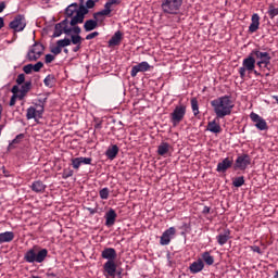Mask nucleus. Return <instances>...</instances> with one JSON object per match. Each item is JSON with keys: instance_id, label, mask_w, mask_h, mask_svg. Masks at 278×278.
<instances>
[{"instance_id": "19", "label": "nucleus", "mask_w": 278, "mask_h": 278, "mask_svg": "<svg viewBox=\"0 0 278 278\" xmlns=\"http://www.w3.org/2000/svg\"><path fill=\"white\" fill-rule=\"evenodd\" d=\"M205 268V263H203V260L198 258L195 262L191 263L189 266V270L191 275H198V273H201Z\"/></svg>"}, {"instance_id": "11", "label": "nucleus", "mask_w": 278, "mask_h": 278, "mask_svg": "<svg viewBox=\"0 0 278 278\" xmlns=\"http://www.w3.org/2000/svg\"><path fill=\"white\" fill-rule=\"evenodd\" d=\"M71 27H68V18L63 20L61 23L55 24L53 38H60L62 34L71 36Z\"/></svg>"}, {"instance_id": "54", "label": "nucleus", "mask_w": 278, "mask_h": 278, "mask_svg": "<svg viewBox=\"0 0 278 278\" xmlns=\"http://www.w3.org/2000/svg\"><path fill=\"white\" fill-rule=\"evenodd\" d=\"M85 210H87V212H89L90 216H94V214H97V212H98L97 208H92V207H85Z\"/></svg>"}, {"instance_id": "32", "label": "nucleus", "mask_w": 278, "mask_h": 278, "mask_svg": "<svg viewBox=\"0 0 278 278\" xmlns=\"http://www.w3.org/2000/svg\"><path fill=\"white\" fill-rule=\"evenodd\" d=\"M105 155L109 160H115L116 155H118V146L114 144L109 148L105 152Z\"/></svg>"}, {"instance_id": "7", "label": "nucleus", "mask_w": 278, "mask_h": 278, "mask_svg": "<svg viewBox=\"0 0 278 278\" xmlns=\"http://www.w3.org/2000/svg\"><path fill=\"white\" fill-rule=\"evenodd\" d=\"M255 56H253L250 52V54L243 59L242 66L239 68L240 78L244 79V77H247V72L253 73V71H255Z\"/></svg>"}, {"instance_id": "37", "label": "nucleus", "mask_w": 278, "mask_h": 278, "mask_svg": "<svg viewBox=\"0 0 278 278\" xmlns=\"http://www.w3.org/2000/svg\"><path fill=\"white\" fill-rule=\"evenodd\" d=\"M191 110L193 112V116H199V100H197V98L191 99Z\"/></svg>"}, {"instance_id": "13", "label": "nucleus", "mask_w": 278, "mask_h": 278, "mask_svg": "<svg viewBox=\"0 0 278 278\" xmlns=\"http://www.w3.org/2000/svg\"><path fill=\"white\" fill-rule=\"evenodd\" d=\"M88 9L86 5L80 4L78 7L77 14L73 16V18L70 21V25L75 26L84 23V20L86 18V14H88Z\"/></svg>"}, {"instance_id": "34", "label": "nucleus", "mask_w": 278, "mask_h": 278, "mask_svg": "<svg viewBox=\"0 0 278 278\" xmlns=\"http://www.w3.org/2000/svg\"><path fill=\"white\" fill-rule=\"evenodd\" d=\"M202 262L206 264V266H213L214 265V256L210 252L202 253Z\"/></svg>"}, {"instance_id": "8", "label": "nucleus", "mask_w": 278, "mask_h": 278, "mask_svg": "<svg viewBox=\"0 0 278 278\" xmlns=\"http://www.w3.org/2000/svg\"><path fill=\"white\" fill-rule=\"evenodd\" d=\"M42 53H45V46L36 41L33 46L29 47L26 58L28 62H37V60L42 58Z\"/></svg>"}, {"instance_id": "3", "label": "nucleus", "mask_w": 278, "mask_h": 278, "mask_svg": "<svg viewBox=\"0 0 278 278\" xmlns=\"http://www.w3.org/2000/svg\"><path fill=\"white\" fill-rule=\"evenodd\" d=\"M47 255H49V250H39L38 245H34L24 254V260L27 264H42L47 260Z\"/></svg>"}, {"instance_id": "35", "label": "nucleus", "mask_w": 278, "mask_h": 278, "mask_svg": "<svg viewBox=\"0 0 278 278\" xmlns=\"http://www.w3.org/2000/svg\"><path fill=\"white\" fill-rule=\"evenodd\" d=\"M43 84L47 88H53L55 86V75L49 74L45 79Z\"/></svg>"}, {"instance_id": "23", "label": "nucleus", "mask_w": 278, "mask_h": 278, "mask_svg": "<svg viewBox=\"0 0 278 278\" xmlns=\"http://www.w3.org/2000/svg\"><path fill=\"white\" fill-rule=\"evenodd\" d=\"M30 190H33V192H36L37 194H42L45 190H47V185H45L42 180H35L30 185Z\"/></svg>"}, {"instance_id": "52", "label": "nucleus", "mask_w": 278, "mask_h": 278, "mask_svg": "<svg viewBox=\"0 0 278 278\" xmlns=\"http://www.w3.org/2000/svg\"><path fill=\"white\" fill-rule=\"evenodd\" d=\"M109 5H121V0H108Z\"/></svg>"}, {"instance_id": "64", "label": "nucleus", "mask_w": 278, "mask_h": 278, "mask_svg": "<svg viewBox=\"0 0 278 278\" xmlns=\"http://www.w3.org/2000/svg\"><path fill=\"white\" fill-rule=\"evenodd\" d=\"M274 278H278V270H276Z\"/></svg>"}, {"instance_id": "20", "label": "nucleus", "mask_w": 278, "mask_h": 278, "mask_svg": "<svg viewBox=\"0 0 278 278\" xmlns=\"http://www.w3.org/2000/svg\"><path fill=\"white\" fill-rule=\"evenodd\" d=\"M45 66V63L41 61L37 62L35 65L34 64H27L23 67V71L26 75H31V72L34 73H40V70Z\"/></svg>"}, {"instance_id": "18", "label": "nucleus", "mask_w": 278, "mask_h": 278, "mask_svg": "<svg viewBox=\"0 0 278 278\" xmlns=\"http://www.w3.org/2000/svg\"><path fill=\"white\" fill-rule=\"evenodd\" d=\"M117 216H118V214H116V211H114V208H110L104 215L105 226L114 227Z\"/></svg>"}, {"instance_id": "16", "label": "nucleus", "mask_w": 278, "mask_h": 278, "mask_svg": "<svg viewBox=\"0 0 278 278\" xmlns=\"http://www.w3.org/2000/svg\"><path fill=\"white\" fill-rule=\"evenodd\" d=\"M148 71H151V65L149 62L143 61L135 66H132L130 71V77H136L138 73H147Z\"/></svg>"}, {"instance_id": "40", "label": "nucleus", "mask_w": 278, "mask_h": 278, "mask_svg": "<svg viewBox=\"0 0 278 278\" xmlns=\"http://www.w3.org/2000/svg\"><path fill=\"white\" fill-rule=\"evenodd\" d=\"M232 186L235 188H242V186H244V176H239L235 178L232 181Z\"/></svg>"}, {"instance_id": "53", "label": "nucleus", "mask_w": 278, "mask_h": 278, "mask_svg": "<svg viewBox=\"0 0 278 278\" xmlns=\"http://www.w3.org/2000/svg\"><path fill=\"white\" fill-rule=\"evenodd\" d=\"M11 91L13 92V94H18V92H21V87H18V85H14Z\"/></svg>"}, {"instance_id": "12", "label": "nucleus", "mask_w": 278, "mask_h": 278, "mask_svg": "<svg viewBox=\"0 0 278 278\" xmlns=\"http://www.w3.org/2000/svg\"><path fill=\"white\" fill-rule=\"evenodd\" d=\"M250 118L252 123H254V126L258 131H267L268 129V123H266V119L264 117L260 116V114L252 112L250 114Z\"/></svg>"}, {"instance_id": "46", "label": "nucleus", "mask_w": 278, "mask_h": 278, "mask_svg": "<svg viewBox=\"0 0 278 278\" xmlns=\"http://www.w3.org/2000/svg\"><path fill=\"white\" fill-rule=\"evenodd\" d=\"M71 29V34H76V36H79V34H81V28L79 26L74 25Z\"/></svg>"}, {"instance_id": "39", "label": "nucleus", "mask_w": 278, "mask_h": 278, "mask_svg": "<svg viewBox=\"0 0 278 278\" xmlns=\"http://www.w3.org/2000/svg\"><path fill=\"white\" fill-rule=\"evenodd\" d=\"M74 175H75V170H73L71 167H66L63 169L62 179H68L70 177H73Z\"/></svg>"}, {"instance_id": "58", "label": "nucleus", "mask_w": 278, "mask_h": 278, "mask_svg": "<svg viewBox=\"0 0 278 278\" xmlns=\"http://www.w3.org/2000/svg\"><path fill=\"white\" fill-rule=\"evenodd\" d=\"M5 10V2H0V14Z\"/></svg>"}, {"instance_id": "51", "label": "nucleus", "mask_w": 278, "mask_h": 278, "mask_svg": "<svg viewBox=\"0 0 278 278\" xmlns=\"http://www.w3.org/2000/svg\"><path fill=\"white\" fill-rule=\"evenodd\" d=\"M1 170H2V175L4 176V177H12V175H10V170H8V169H5V166H2L1 167Z\"/></svg>"}, {"instance_id": "5", "label": "nucleus", "mask_w": 278, "mask_h": 278, "mask_svg": "<svg viewBox=\"0 0 278 278\" xmlns=\"http://www.w3.org/2000/svg\"><path fill=\"white\" fill-rule=\"evenodd\" d=\"M250 53L252 54V58H254V60H257L256 66H258L260 68H262V66H264V68H268L270 60H273L270 53L262 52L260 51V49H253Z\"/></svg>"}, {"instance_id": "43", "label": "nucleus", "mask_w": 278, "mask_h": 278, "mask_svg": "<svg viewBox=\"0 0 278 278\" xmlns=\"http://www.w3.org/2000/svg\"><path fill=\"white\" fill-rule=\"evenodd\" d=\"M71 38L72 39H70V40H71V42L73 45H81V36H79V35H72Z\"/></svg>"}, {"instance_id": "48", "label": "nucleus", "mask_w": 278, "mask_h": 278, "mask_svg": "<svg viewBox=\"0 0 278 278\" xmlns=\"http://www.w3.org/2000/svg\"><path fill=\"white\" fill-rule=\"evenodd\" d=\"M99 36V31H93L86 36V40H92L93 38H97Z\"/></svg>"}, {"instance_id": "28", "label": "nucleus", "mask_w": 278, "mask_h": 278, "mask_svg": "<svg viewBox=\"0 0 278 278\" xmlns=\"http://www.w3.org/2000/svg\"><path fill=\"white\" fill-rule=\"evenodd\" d=\"M12 240H14V232L5 231L0 233V244L12 242Z\"/></svg>"}, {"instance_id": "26", "label": "nucleus", "mask_w": 278, "mask_h": 278, "mask_svg": "<svg viewBox=\"0 0 278 278\" xmlns=\"http://www.w3.org/2000/svg\"><path fill=\"white\" fill-rule=\"evenodd\" d=\"M206 130L211 131V134H220L223 128H220V124L216 119H213L207 123Z\"/></svg>"}, {"instance_id": "4", "label": "nucleus", "mask_w": 278, "mask_h": 278, "mask_svg": "<svg viewBox=\"0 0 278 278\" xmlns=\"http://www.w3.org/2000/svg\"><path fill=\"white\" fill-rule=\"evenodd\" d=\"M184 0H162L161 9L164 14H179Z\"/></svg>"}, {"instance_id": "1", "label": "nucleus", "mask_w": 278, "mask_h": 278, "mask_svg": "<svg viewBox=\"0 0 278 278\" xmlns=\"http://www.w3.org/2000/svg\"><path fill=\"white\" fill-rule=\"evenodd\" d=\"M211 106L217 118H225V116H231L236 104L231 100V96H220L211 101Z\"/></svg>"}, {"instance_id": "22", "label": "nucleus", "mask_w": 278, "mask_h": 278, "mask_svg": "<svg viewBox=\"0 0 278 278\" xmlns=\"http://www.w3.org/2000/svg\"><path fill=\"white\" fill-rule=\"evenodd\" d=\"M229 238H231V230L225 229L216 237V240L219 247H225V243L229 242Z\"/></svg>"}, {"instance_id": "27", "label": "nucleus", "mask_w": 278, "mask_h": 278, "mask_svg": "<svg viewBox=\"0 0 278 278\" xmlns=\"http://www.w3.org/2000/svg\"><path fill=\"white\" fill-rule=\"evenodd\" d=\"M78 12V7L77 3H72L65 9V15L66 18H71L73 21V16H76Z\"/></svg>"}, {"instance_id": "61", "label": "nucleus", "mask_w": 278, "mask_h": 278, "mask_svg": "<svg viewBox=\"0 0 278 278\" xmlns=\"http://www.w3.org/2000/svg\"><path fill=\"white\" fill-rule=\"evenodd\" d=\"M122 274H123V273H122V271H118V270H116V273H115V275H118V277H121Z\"/></svg>"}, {"instance_id": "30", "label": "nucleus", "mask_w": 278, "mask_h": 278, "mask_svg": "<svg viewBox=\"0 0 278 278\" xmlns=\"http://www.w3.org/2000/svg\"><path fill=\"white\" fill-rule=\"evenodd\" d=\"M99 23L97 22V20H87L84 24V29L85 31H92L97 29Z\"/></svg>"}, {"instance_id": "50", "label": "nucleus", "mask_w": 278, "mask_h": 278, "mask_svg": "<svg viewBox=\"0 0 278 278\" xmlns=\"http://www.w3.org/2000/svg\"><path fill=\"white\" fill-rule=\"evenodd\" d=\"M251 251H253V253H258V255H262V249L257 245H252Z\"/></svg>"}, {"instance_id": "44", "label": "nucleus", "mask_w": 278, "mask_h": 278, "mask_svg": "<svg viewBox=\"0 0 278 278\" xmlns=\"http://www.w3.org/2000/svg\"><path fill=\"white\" fill-rule=\"evenodd\" d=\"M16 84H17V86L25 84V74H18V76L16 78Z\"/></svg>"}, {"instance_id": "10", "label": "nucleus", "mask_w": 278, "mask_h": 278, "mask_svg": "<svg viewBox=\"0 0 278 278\" xmlns=\"http://www.w3.org/2000/svg\"><path fill=\"white\" fill-rule=\"evenodd\" d=\"M251 166V156L247 153L240 154L235 161V170H247Z\"/></svg>"}, {"instance_id": "29", "label": "nucleus", "mask_w": 278, "mask_h": 278, "mask_svg": "<svg viewBox=\"0 0 278 278\" xmlns=\"http://www.w3.org/2000/svg\"><path fill=\"white\" fill-rule=\"evenodd\" d=\"M170 151V144L168 142H161V144L157 147V155H168V152Z\"/></svg>"}, {"instance_id": "42", "label": "nucleus", "mask_w": 278, "mask_h": 278, "mask_svg": "<svg viewBox=\"0 0 278 278\" xmlns=\"http://www.w3.org/2000/svg\"><path fill=\"white\" fill-rule=\"evenodd\" d=\"M56 45H59V47H61V49H64V47H70L71 39H68V38L60 39L56 41Z\"/></svg>"}, {"instance_id": "60", "label": "nucleus", "mask_w": 278, "mask_h": 278, "mask_svg": "<svg viewBox=\"0 0 278 278\" xmlns=\"http://www.w3.org/2000/svg\"><path fill=\"white\" fill-rule=\"evenodd\" d=\"M1 114H3V105L0 104V121H1Z\"/></svg>"}, {"instance_id": "14", "label": "nucleus", "mask_w": 278, "mask_h": 278, "mask_svg": "<svg viewBox=\"0 0 278 278\" xmlns=\"http://www.w3.org/2000/svg\"><path fill=\"white\" fill-rule=\"evenodd\" d=\"M9 27L15 31H23V29L27 27L25 15H16L14 20L10 22Z\"/></svg>"}, {"instance_id": "17", "label": "nucleus", "mask_w": 278, "mask_h": 278, "mask_svg": "<svg viewBox=\"0 0 278 278\" xmlns=\"http://www.w3.org/2000/svg\"><path fill=\"white\" fill-rule=\"evenodd\" d=\"M72 162V167L74 168V170H79V168L81 167V165H90L92 164V157H84V156H79V157H74L71 160Z\"/></svg>"}, {"instance_id": "63", "label": "nucleus", "mask_w": 278, "mask_h": 278, "mask_svg": "<svg viewBox=\"0 0 278 278\" xmlns=\"http://www.w3.org/2000/svg\"><path fill=\"white\" fill-rule=\"evenodd\" d=\"M48 277H55V274H53V273L48 274Z\"/></svg>"}, {"instance_id": "6", "label": "nucleus", "mask_w": 278, "mask_h": 278, "mask_svg": "<svg viewBox=\"0 0 278 278\" xmlns=\"http://www.w3.org/2000/svg\"><path fill=\"white\" fill-rule=\"evenodd\" d=\"M186 112H187L186 104H178L175 106L173 112L169 114V121L173 127H177V125H179V123H181V121L186 118Z\"/></svg>"}, {"instance_id": "56", "label": "nucleus", "mask_w": 278, "mask_h": 278, "mask_svg": "<svg viewBox=\"0 0 278 278\" xmlns=\"http://www.w3.org/2000/svg\"><path fill=\"white\" fill-rule=\"evenodd\" d=\"M210 212H211L210 206H204L202 210V214H210Z\"/></svg>"}, {"instance_id": "31", "label": "nucleus", "mask_w": 278, "mask_h": 278, "mask_svg": "<svg viewBox=\"0 0 278 278\" xmlns=\"http://www.w3.org/2000/svg\"><path fill=\"white\" fill-rule=\"evenodd\" d=\"M110 14H112V7L111 4H108V2H105L104 9L94 13L93 18H97V16H110Z\"/></svg>"}, {"instance_id": "49", "label": "nucleus", "mask_w": 278, "mask_h": 278, "mask_svg": "<svg viewBox=\"0 0 278 278\" xmlns=\"http://www.w3.org/2000/svg\"><path fill=\"white\" fill-rule=\"evenodd\" d=\"M87 10H92V8H94V0H88L86 2V7Z\"/></svg>"}, {"instance_id": "38", "label": "nucleus", "mask_w": 278, "mask_h": 278, "mask_svg": "<svg viewBox=\"0 0 278 278\" xmlns=\"http://www.w3.org/2000/svg\"><path fill=\"white\" fill-rule=\"evenodd\" d=\"M267 14L269 18H275V16H278V8L274 7V4H269Z\"/></svg>"}, {"instance_id": "24", "label": "nucleus", "mask_w": 278, "mask_h": 278, "mask_svg": "<svg viewBox=\"0 0 278 278\" xmlns=\"http://www.w3.org/2000/svg\"><path fill=\"white\" fill-rule=\"evenodd\" d=\"M260 29V14L253 13L251 17V24L249 26L250 34H255Z\"/></svg>"}, {"instance_id": "45", "label": "nucleus", "mask_w": 278, "mask_h": 278, "mask_svg": "<svg viewBox=\"0 0 278 278\" xmlns=\"http://www.w3.org/2000/svg\"><path fill=\"white\" fill-rule=\"evenodd\" d=\"M51 53H53L54 55H60V53H62V48L60 45H56V47H53L51 49Z\"/></svg>"}, {"instance_id": "21", "label": "nucleus", "mask_w": 278, "mask_h": 278, "mask_svg": "<svg viewBox=\"0 0 278 278\" xmlns=\"http://www.w3.org/2000/svg\"><path fill=\"white\" fill-rule=\"evenodd\" d=\"M231 166H233V161L229 160V157H226L217 164L216 172L227 173L228 168H231Z\"/></svg>"}, {"instance_id": "15", "label": "nucleus", "mask_w": 278, "mask_h": 278, "mask_svg": "<svg viewBox=\"0 0 278 278\" xmlns=\"http://www.w3.org/2000/svg\"><path fill=\"white\" fill-rule=\"evenodd\" d=\"M175 233H177V229H175V227L166 229L161 236L160 244L162 247H168V244H170V240L175 238Z\"/></svg>"}, {"instance_id": "59", "label": "nucleus", "mask_w": 278, "mask_h": 278, "mask_svg": "<svg viewBox=\"0 0 278 278\" xmlns=\"http://www.w3.org/2000/svg\"><path fill=\"white\" fill-rule=\"evenodd\" d=\"M4 25H5V22L3 17H0V29H3Z\"/></svg>"}, {"instance_id": "9", "label": "nucleus", "mask_w": 278, "mask_h": 278, "mask_svg": "<svg viewBox=\"0 0 278 278\" xmlns=\"http://www.w3.org/2000/svg\"><path fill=\"white\" fill-rule=\"evenodd\" d=\"M45 114V104L36 103L35 106H29L26 110V118L27 121L35 119V123H38L42 115Z\"/></svg>"}, {"instance_id": "57", "label": "nucleus", "mask_w": 278, "mask_h": 278, "mask_svg": "<svg viewBox=\"0 0 278 278\" xmlns=\"http://www.w3.org/2000/svg\"><path fill=\"white\" fill-rule=\"evenodd\" d=\"M81 49V45H76V47L73 48L74 53H77Z\"/></svg>"}, {"instance_id": "55", "label": "nucleus", "mask_w": 278, "mask_h": 278, "mask_svg": "<svg viewBox=\"0 0 278 278\" xmlns=\"http://www.w3.org/2000/svg\"><path fill=\"white\" fill-rule=\"evenodd\" d=\"M9 105L13 106V105H16V97L15 96H12L11 97V100L9 102Z\"/></svg>"}, {"instance_id": "2", "label": "nucleus", "mask_w": 278, "mask_h": 278, "mask_svg": "<svg viewBox=\"0 0 278 278\" xmlns=\"http://www.w3.org/2000/svg\"><path fill=\"white\" fill-rule=\"evenodd\" d=\"M102 260H108L103 265V270L106 274L105 277H116V260L117 254L114 248H105L101 252Z\"/></svg>"}, {"instance_id": "62", "label": "nucleus", "mask_w": 278, "mask_h": 278, "mask_svg": "<svg viewBox=\"0 0 278 278\" xmlns=\"http://www.w3.org/2000/svg\"><path fill=\"white\" fill-rule=\"evenodd\" d=\"M273 99H275V101L278 103V96H273Z\"/></svg>"}, {"instance_id": "47", "label": "nucleus", "mask_w": 278, "mask_h": 278, "mask_svg": "<svg viewBox=\"0 0 278 278\" xmlns=\"http://www.w3.org/2000/svg\"><path fill=\"white\" fill-rule=\"evenodd\" d=\"M53 60H55V56L53 54H46V59H45L46 64H51Z\"/></svg>"}, {"instance_id": "41", "label": "nucleus", "mask_w": 278, "mask_h": 278, "mask_svg": "<svg viewBox=\"0 0 278 278\" xmlns=\"http://www.w3.org/2000/svg\"><path fill=\"white\" fill-rule=\"evenodd\" d=\"M29 90H31V80L24 83V85L21 86L20 92L27 94Z\"/></svg>"}, {"instance_id": "25", "label": "nucleus", "mask_w": 278, "mask_h": 278, "mask_svg": "<svg viewBox=\"0 0 278 278\" xmlns=\"http://www.w3.org/2000/svg\"><path fill=\"white\" fill-rule=\"evenodd\" d=\"M122 40H123V33L121 30H117L109 40V47H118Z\"/></svg>"}, {"instance_id": "33", "label": "nucleus", "mask_w": 278, "mask_h": 278, "mask_svg": "<svg viewBox=\"0 0 278 278\" xmlns=\"http://www.w3.org/2000/svg\"><path fill=\"white\" fill-rule=\"evenodd\" d=\"M23 138H25L24 134L17 135L8 146V151H12V149H15L14 144H21L23 141Z\"/></svg>"}, {"instance_id": "36", "label": "nucleus", "mask_w": 278, "mask_h": 278, "mask_svg": "<svg viewBox=\"0 0 278 278\" xmlns=\"http://www.w3.org/2000/svg\"><path fill=\"white\" fill-rule=\"evenodd\" d=\"M99 197L102 201H108L110 199V188L104 187L99 191Z\"/></svg>"}]
</instances>
